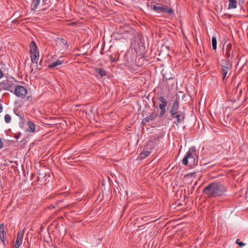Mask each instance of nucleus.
<instances>
[{
    "mask_svg": "<svg viewBox=\"0 0 248 248\" xmlns=\"http://www.w3.org/2000/svg\"><path fill=\"white\" fill-rule=\"evenodd\" d=\"M170 115L172 118H175L176 119V121L174 122V124L176 125L184 122L185 114L183 112H178L176 114H174Z\"/></svg>",
    "mask_w": 248,
    "mask_h": 248,
    "instance_id": "nucleus-9",
    "label": "nucleus"
},
{
    "mask_svg": "<svg viewBox=\"0 0 248 248\" xmlns=\"http://www.w3.org/2000/svg\"><path fill=\"white\" fill-rule=\"evenodd\" d=\"M212 45L213 47V49L214 50H216L217 46V41L216 38L215 37H212Z\"/></svg>",
    "mask_w": 248,
    "mask_h": 248,
    "instance_id": "nucleus-22",
    "label": "nucleus"
},
{
    "mask_svg": "<svg viewBox=\"0 0 248 248\" xmlns=\"http://www.w3.org/2000/svg\"><path fill=\"white\" fill-rule=\"evenodd\" d=\"M157 114L155 112H152L150 114L144 118L142 120V123H146L150 121H154L157 117Z\"/></svg>",
    "mask_w": 248,
    "mask_h": 248,
    "instance_id": "nucleus-13",
    "label": "nucleus"
},
{
    "mask_svg": "<svg viewBox=\"0 0 248 248\" xmlns=\"http://www.w3.org/2000/svg\"><path fill=\"white\" fill-rule=\"evenodd\" d=\"M30 54L39 53L37 46L34 41L31 42L30 44Z\"/></svg>",
    "mask_w": 248,
    "mask_h": 248,
    "instance_id": "nucleus-14",
    "label": "nucleus"
},
{
    "mask_svg": "<svg viewBox=\"0 0 248 248\" xmlns=\"http://www.w3.org/2000/svg\"><path fill=\"white\" fill-rule=\"evenodd\" d=\"M27 93V90L25 87L21 85H17L15 89L14 93L18 97L21 98L25 97Z\"/></svg>",
    "mask_w": 248,
    "mask_h": 248,
    "instance_id": "nucleus-8",
    "label": "nucleus"
},
{
    "mask_svg": "<svg viewBox=\"0 0 248 248\" xmlns=\"http://www.w3.org/2000/svg\"><path fill=\"white\" fill-rule=\"evenodd\" d=\"M61 43L64 45L65 46V47L66 48H68V47H69V45L68 44L67 42L63 38H61Z\"/></svg>",
    "mask_w": 248,
    "mask_h": 248,
    "instance_id": "nucleus-25",
    "label": "nucleus"
},
{
    "mask_svg": "<svg viewBox=\"0 0 248 248\" xmlns=\"http://www.w3.org/2000/svg\"><path fill=\"white\" fill-rule=\"evenodd\" d=\"M227 191L226 186L220 182L211 183L203 190V193L209 198H216L226 196Z\"/></svg>",
    "mask_w": 248,
    "mask_h": 248,
    "instance_id": "nucleus-1",
    "label": "nucleus"
},
{
    "mask_svg": "<svg viewBox=\"0 0 248 248\" xmlns=\"http://www.w3.org/2000/svg\"><path fill=\"white\" fill-rule=\"evenodd\" d=\"M14 89V84L13 80L9 79L3 80L0 83V91L7 90L12 92Z\"/></svg>",
    "mask_w": 248,
    "mask_h": 248,
    "instance_id": "nucleus-6",
    "label": "nucleus"
},
{
    "mask_svg": "<svg viewBox=\"0 0 248 248\" xmlns=\"http://www.w3.org/2000/svg\"><path fill=\"white\" fill-rule=\"evenodd\" d=\"M94 71L96 73L99 75L101 77L105 76L107 75V71L102 68H94Z\"/></svg>",
    "mask_w": 248,
    "mask_h": 248,
    "instance_id": "nucleus-16",
    "label": "nucleus"
},
{
    "mask_svg": "<svg viewBox=\"0 0 248 248\" xmlns=\"http://www.w3.org/2000/svg\"><path fill=\"white\" fill-rule=\"evenodd\" d=\"M160 143V139L158 137L157 138L155 137L151 139L148 142L146 146V149L147 150L143 151L140 153V156L142 158H145L149 156L155 147L159 145Z\"/></svg>",
    "mask_w": 248,
    "mask_h": 248,
    "instance_id": "nucleus-2",
    "label": "nucleus"
},
{
    "mask_svg": "<svg viewBox=\"0 0 248 248\" xmlns=\"http://www.w3.org/2000/svg\"><path fill=\"white\" fill-rule=\"evenodd\" d=\"M62 61L61 60H57L53 62H52L50 64H49L48 67L50 68H54L56 66L60 65L61 64H62Z\"/></svg>",
    "mask_w": 248,
    "mask_h": 248,
    "instance_id": "nucleus-19",
    "label": "nucleus"
},
{
    "mask_svg": "<svg viewBox=\"0 0 248 248\" xmlns=\"http://www.w3.org/2000/svg\"><path fill=\"white\" fill-rule=\"evenodd\" d=\"M0 239L4 245L6 240V232L4 230V225L2 223L0 225Z\"/></svg>",
    "mask_w": 248,
    "mask_h": 248,
    "instance_id": "nucleus-12",
    "label": "nucleus"
},
{
    "mask_svg": "<svg viewBox=\"0 0 248 248\" xmlns=\"http://www.w3.org/2000/svg\"><path fill=\"white\" fill-rule=\"evenodd\" d=\"M162 6L160 4H158L157 5H153V9L157 13H161Z\"/></svg>",
    "mask_w": 248,
    "mask_h": 248,
    "instance_id": "nucleus-21",
    "label": "nucleus"
},
{
    "mask_svg": "<svg viewBox=\"0 0 248 248\" xmlns=\"http://www.w3.org/2000/svg\"><path fill=\"white\" fill-rule=\"evenodd\" d=\"M3 147V143L1 139L0 138V149Z\"/></svg>",
    "mask_w": 248,
    "mask_h": 248,
    "instance_id": "nucleus-26",
    "label": "nucleus"
},
{
    "mask_svg": "<svg viewBox=\"0 0 248 248\" xmlns=\"http://www.w3.org/2000/svg\"><path fill=\"white\" fill-rule=\"evenodd\" d=\"M182 163L184 165H188L189 166H192L196 165L197 163L195 158L193 155L192 153L190 152H187L184 158L182 160Z\"/></svg>",
    "mask_w": 248,
    "mask_h": 248,
    "instance_id": "nucleus-5",
    "label": "nucleus"
},
{
    "mask_svg": "<svg viewBox=\"0 0 248 248\" xmlns=\"http://www.w3.org/2000/svg\"><path fill=\"white\" fill-rule=\"evenodd\" d=\"M224 57L225 59L222 60V62H232L235 56L234 49L232 48V45L228 43L226 45L225 50Z\"/></svg>",
    "mask_w": 248,
    "mask_h": 248,
    "instance_id": "nucleus-3",
    "label": "nucleus"
},
{
    "mask_svg": "<svg viewBox=\"0 0 248 248\" xmlns=\"http://www.w3.org/2000/svg\"><path fill=\"white\" fill-rule=\"evenodd\" d=\"M27 125L28 131L33 133L35 131V125L32 121H28Z\"/></svg>",
    "mask_w": 248,
    "mask_h": 248,
    "instance_id": "nucleus-15",
    "label": "nucleus"
},
{
    "mask_svg": "<svg viewBox=\"0 0 248 248\" xmlns=\"http://www.w3.org/2000/svg\"><path fill=\"white\" fill-rule=\"evenodd\" d=\"M24 234V231L23 230H19L17 234L16 240L14 245V248H19L22 245L23 237Z\"/></svg>",
    "mask_w": 248,
    "mask_h": 248,
    "instance_id": "nucleus-10",
    "label": "nucleus"
},
{
    "mask_svg": "<svg viewBox=\"0 0 248 248\" xmlns=\"http://www.w3.org/2000/svg\"><path fill=\"white\" fill-rule=\"evenodd\" d=\"M237 242H239V239H237L236 240V244H237Z\"/></svg>",
    "mask_w": 248,
    "mask_h": 248,
    "instance_id": "nucleus-29",
    "label": "nucleus"
},
{
    "mask_svg": "<svg viewBox=\"0 0 248 248\" xmlns=\"http://www.w3.org/2000/svg\"><path fill=\"white\" fill-rule=\"evenodd\" d=\"M3 76V72L0 69V79L2 78Z\"/></svg>",
    "mask_w": 248,
    "mask_h": 248,
    "instance_id": "nucleus-28",
    "label": "nucleus"
},
{
    "mask_svg": "<svg viewBox=\"0 0 248 248\" xmlns=\"http://www.w3.org/2000/svg\"><path fill=\"white\" fill-rule=\"evenodd\" d=\"M159 100L161 102L160 104H159V108L161 110V111L159 113V117H163L166 113V107L168 105L167 100L163 96H160L158 98Z\"/></svg>",
    "mask_w": 248,
    "mask_h": 248,
    "instance_id": "nucleus-7",
    "label": "nucleus"
},
{
    "mask_svg": "<svg viewBox=\"0 0 248 248\" xmlns=\"http://www.w3.org/2000/svg\"><path fill=\"white\" fill-rule=\"evenodd\" d=\"M179 102L177 99L174 100L172 104L170 113L171 114H176L177 113L181 112L179 111Z\"/></svg>",
    "mask_w": 248,
    "mask_h": 248,
    "instance_id": "nucleus-11",
    "label": "nucleus"
},
{
    "mask_svg": "<svg viewBox=\"0 0 248 248\" xmlns=\"http://www.w3.org/2000/svg\"><path fill=\"white\" fill-rule=\"evenodd\" d=\"M173 10L171 8H169L167 6H162V13H166L169 14H171L173 13Z\"/></svg>",
    "mask_w": 248,
    "mask_h": 248,
    "instance_id": "nucleus-20",
    "label": "nucleus"
},
{
    "mask_svg": "<svg viewBox=\"0 0 248 248\" xmlns=\"http://www.w3.org/2000/svg\"><path fill=\"white\" fill-rule=\"evenodd\" d=\"M237 244L240 247L244 246L245 245V244L242 242H237Z\"/></svg>",
    "mask_w": 248,
    "mask_h": 248,
    "instance_id": "nucleus-27",
    "label": "nucleus"
},
{
    "mask_svg": "<svg viewBox=\"0 0 248 248\" xmlns=\"http://www.w3.org/2000/svg\"><path fill=\"white\" fill-rule=\"evenodd\" d=\"M4 120L6 123H9L11 121V117L9 114H6L4 116Z\"/></svg>",
    "mask_w": 248,
    "mask_h": 248,
    "instance_id": "nucleus-24",
    "label": "nucleus"
},
{
    "mask_svg": "<svg viewBox=\"0 0 248 248\" xmlns=\"http://www.w3.org/2000/svg\"><path fill=\"white\" fill-rule=\"evenodd\" d=\"M220 72L223 77L222 80H224L225 79L228 78L231 73L232 62H222Z\"/></svg>",
    "mask_w": 248,
    "mask_h": 248,
    "instance_id": "nucleus-4",
    "label": "nucleus"
},
{
    "mask_svg": "<svg viewBox=\"0 0 248 248\" xmlns=\"http://www.w3.org/2000/svg\"><path fill=\"white\" fill-rule=\"evenodd\" d=\"M40 0H35L33 1V2H34V6H33V7L32 8V10L35 11L37 9L38 6L39 5V4L40 3Z\"/></svg>",
    "mask_w": 248,
    "mask_h": 248,
    "instance_id": "nucleus-23",
    "label": "nucleus"
},
{
    "mask_svg": "<svg viewBox=\"0 0 248 248\" xmlns=\"http://www.w3.org/2000/svg\"><path fill=\"white\" fill-rule=\"evenodd\" d=\"M229 4L228 5V9H234L237 6V1L236 0H228Z\"/></svg>",
    "mask_w": 248,
    "mask_h": 248,
    "instance_id": "nucleus-18",
    "label": "nucleus"
},
{
    "mask_svg": "<svg viewBox=\"0 0 248 248\" xmlns=\"http://www.w3.org/2000/svg\"><path fill=\"white\" fill-rule=\"evenodd\" d=\"M30 55L31 62L33 63H37L39 57V53H31L30 54Z\"/></svg>",
    "mask_w": 248,
    "mask_h": 248,
    "instance_id": "nucleus-17",
    "label": "nucleus"
}]
</instances>
